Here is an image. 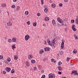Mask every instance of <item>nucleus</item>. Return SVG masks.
Instances as JSON below:
<instances>
[{
	"label": "nucleus",
	"instance_id": "37",
	"mask_svg": "<svg viewBox=\"0 0 78 78\" xmlns=\"http://www.w3.org/2000/svg\"><path fill=\"white\" fill-rule=\"evenodd\" d=\"M27 24L29 25H30V21H28L27 23Z\"/></svg>",
	"mask_w": 78,
	"mask_h": 78
},
{
	"label": "nucleus",
	"instance_id": "38",
	"mask_svg": "<svg viewBox=\"0 0 78 78\" xmlns=\"http://www.w3.org/2000/svg\"><path fill=\"white\" fill-rule=\"evenodd\" d=\"M41 5H43L44 4V0H41Z\"/></svg>",
	"mask_w": 78,
	"mask_h": 78
},
{
	"label": "nucleus",
	"instance_id": "17",
	"mask_svg": "<svg viewBox=\"0 0 78 78\" xmlns=\"http://www.w3.org/2000/svg\"><path fill=\"white\" fill-rule=\"evenodd\" d=\"M36 25H37V23H33V26H34V27H36Z\"/></svg>",
	"mask_w": 78,
	"mask_h": 78
},
{
	"label": "nucleus",
	"instance_id": "47",
	"mask_svg": "<svg viewBox=\"0 0 78 78\" xmlns=\"http://www.w3.org/2000/svg\"><path fill=\"white\" fill-rule=\"evenodd\" d=\"M61 55H63V54H64V52H63L62 51H61L60 53H61Z\"/></svg>",
	"mask_w": 78,
	"mask_h": 78
},
{
	"label": "nucleus",
	"instance_id": "13",
	"mask_svg": "<svg viewBox=\"0 0 78 78\" xmlns=\"http://www.w3.org/2000/svg\"><path fill=\"white\" fill-rule=\"evenodd\" d=\"M51 6L52 8H55V7H56V5H55V4H52L51 5Z\"/></svg>",
	"mask_w": 78,
	"mask_h": 78
},
{
	"label": "nucleus",
	"instance_id": "50",
	"mask_svg": "<svg viewBox=\"0 0 78 78\" xmlns=\"http://www.w3.org/2000/svg\"><path fill=\"white\" fill-rule=\"evenodd\" d=\"M13 2H17V0H13Z\"/></svg>",
	"mask_w": 78,
	"mask_h": 78
},
{
	"label": "nucleus",
	"instance_id": "19",
	"mask_svg": "<svg viewBox=\"0 0 78 78\" xmlns=\"http://www.w3.org/2000/svg\"><path fill=\"white\" fill-rule=\"evenodd\" d=\"M12 49H14V48H16V46H15V44H12Z\"/></svg>",
	"mask_w": 78,
	"mask_h": 78
},
{
	"label": "nucleus",
	"instance_id": "30",
	"mask_svg": "<svg viewBox=\"0 0 78 78\" xmlns=\"http://www.w3.org/2000/svg\"><path fill=\"white\" fill-rule=\"evenodd\" d=\"M37 69V68L36 67H34V68L33 69L34 71H35V70H36V69Z\"/></svg>",
	"mask_w": 78,
	"mask_h": 78
},
{
	"label": "nucleus",
	"instance_id": "8",
	"mask_svg": "<svg viewBox=\"0 0 78 78\" xmlns=\"http://www.w3.org/2000/svg\"><path fill=\"white\" fill-rule=\"evenodd\" d=\"M6 70L7 72H9L11 70V68L9 67H7L6 69Z\"/></svg>",
	"mask_w": 78,
	"mask_h": 78
},
{
	"label": "nucleus",
	"instance_id": "59",
	"mask_svg": "<svg viewBox=\"0 0 78 78\" xmlns=\"http://www.w3.org/2000/svg\"><path fill=\"white\" fill-rule=\"evenodd\" d=\"M66 0H64L65 2V1H66ZM68 1H69V0H67V1H66V2H68Z\"/></svg>",
	"mask_w": 78,
	"mask_h": 78
},
{
	"label": "nucleus",
	"instance_id": "12",
	"mask_svg": "<svg viewBox=\"0 0 78 78\" xmlns=\"http://www.w3.org/2000/svg\"><path fill=\"white\" fill-rule=\"evenodd\" d=\"M14 58L16 60H17L18 59V56L17 55H15L14 56Z\"/></svg>",
	"mask_w": 78,
	"mask_h": 78
},
{
	"label": "nucleus",
	"instance_id": "9",
	"mask_svg": "<svg viewBox=\"0 0 78 78\" xmlns=\"http://www.w3.org/2000/svg\"><path fill=\"white\" fill-rule=\"evenodd\" d=\"M26 66H30V64L28 62H26Z\"/></svg>",
	"mask_w": 78,
	"mask_h": 78
},
{
	"label": "nucleus",
	"instance_id": "58",
	"mask_svg": "<svg viewBox=\"0 0 78 78\" xmlns=\"http://www.w3.org/2000/svg\"><path fill=\"white\" fill-rule=\"evenodd\" d=\"M62 21V22L63 23H64L63 22H64V21Z\"/></svg>",
	"mask_w": 78,
	"mask_h": 78
},
{
	"label": "nucleus",
	"instance_id": "41",
	"mask_svg": "<svg viewBox=\"0 0 78 78\" xmlns=\"http://www.w3.org/2000/svg\"><path fill=\"white\" fill-rule=\"evenodd\" d=\"M3 59V56L0 55V59Z\"/></svg>",
	"mask_w": 78,
	"mask_h": 78
},
{
	"label": "nucleus",
	"instance_id": "23",
	"mask_svg": "<svg viewBox=\"0 0 78 78\" xmlns=\"http://www.w3.org/2000/svg\"><path fill=\"white\" fill-rule=\"evenodd\" d=\"M12 41V40H11V39H9L8 40V42L9 43H11V42Z\"/></svg>",
	"mask_w": 78,
	"mask_h": 78
},
{
	"label": "nucleus",
	"instance_id": "26",
	"mask_svg": "<svg viewBox=\"0 0 78 78\" xmlns=\"http://www.w3.org/2000/svg\"><path fill=\"white\" fill-rule=\"evenodd\" d=\"M19 9H20V6H17L16 8L17 11H18Z\"/></svg>",
	"mask_w": 78,
	"mask_h": 78
},
{
	"label": "nucleus",
	"instance_id": "49",
	"mask_svg": "<svg viewBox=\"0 0 78 78\" xmlns=\"http://www.w3.org/2000/svg\"><path fill=\"white\" fill-rule=\"evenodd\" d=\"M37 16H40V14L39 13H38L37 14Z\"/></svg>",
	"mask_w": 78,
	"mask_h": 78
},
{
	"label": "nucleus",
	"instance_id": "36",
	"mask_svg": "<svg viewBox=\"0 0 78 78\" xmlns=\"http://www.w3.org/2000/svg\"><path fill=\"white\" fill-rule=\"evenodd\" d=\"M71 58L67 57V61H69V59H71Z\"/></svg>",
	"mask_w": 78,
	"mask_h": 78
},
{
	"label": "nucleus",
	"instance_id": "60",
	"mask_svg": "<svg viewBox=\"0 0 78 78\" xmlns=\"http://www.w3.org/2000/svg\"><path fill=\"white\" fill-rule=\"evenodd\" d=\"M62 78H66V77H63Z\"/></svg>",
	"mask_w": 78,
	"mask_h": 78
},
{
	"label": "nucleus",
	"instance_id": "22",
	"mask_svg": "<svg viewBox=\"0 0 78 78\" xmlns=\"http://www.w3.org/2000/svg\"><path fill=\"white\" fill-rule=\"evenodd\" d=\"M31 62L32 63H33V64H34V63H35V60H34V59L32 60H31Z\"/></svg>",
	"mask_w": 78,
	"mask_h": 78
},
{
	"label": "nucleus",
	"instance_id": "6",
	"mask_svg": "<svg viewBox=\"0 0 78 78\" xmlns=\"http://www.w3.org/2000/svg\"><path fill=\"white\" fill-rule=\"evenodd\" d=\"M17 41V38L15 37H13L12 38V41L13 42H16Z\"/></svg>",
	"mask_w": 78,
	"mask_h": 78
},
{
	"label": "nucleus",
	"instance_id": "4",
	"mask_svg": "<svg viewBox=\"0 0 78 78\" xmlns=\"http://www.w3.org/2000/svg\"><path fill=\"white\" fill-rule=\"evenodd\" d=\"M44 51H50V48L48 47H46V48H44Z\"/></svg>",
	"mask_w": 78,
	"mask_h": 78
},
{
	"label": "nucleus",
	"instance_id": "1",
	"mask_svg": "<svg viewBox=\"0 0 78 78\" xmlns=\"http://www.w3.org/2000/svg\"><path fill=\"white\" fill-rule=\"evenodd\" d=\"M48 44L49 45L52 46V47H55V42L54 41H52L51 42L50 41L48 40Z\"/></svg>",
	"mask_w": 78,
	"mask_h": 78
},
{
	"label": "nucleus",
	"instance_id": "57",
	"mask_svg": "<svg viewBox=\"0 0 78 78\" xmlns=\"http://www.w3.org/2000/svg\"><path fill=\"white\" fill-rule=\"evenodd\" d=\"M9 23H7V25H8V26H9Z\"/></svg>",
	"mask_w": 78,
	"mask_h": 78
},
{
	"label": "nucleus",
	"instance_id": "11",
	"mask_svg": "<svg viewBox=\"0 0 78 78\" xmlns=\"http://www.w3.org/2000/svg\"><path fill=\"white\" fill-rule=\"evenodd\" d=\"M52 24L54 25H55L56 24V22L55 21V20H53L52 21Z\"/></svg>",
	"mask_w": 78,
	"mask_h": 78
},
{
	"label": "nucleus",
	"instance_id": "3",
	"mask_svg": "<svg viewBox=\"0 0 78 78\" xmlns=\"http://www.w3.org/2000/svg\"><path fill=\"white\" fill-rule=\"evenodd\" d=\"M75 24H73L72 26V29L74 31H76V29L75 28Z\"/></svg>",
	"mask_w": 78,
	"mask_h": 78
},
{
	"label": "nucleus",
	"instance_id": "14",
	"mask_svg": "<svg viewBox=\"0 0 78 78\" xmlns=\"http://www.w3.org/2000/svg\"><path fill=\"white\" fill-rule=\"evenodd\" d=\"M73 53L74 54H76V53H77V51L76 50H74L73 51Z\"/></svg>",
	"mask_w": 78,
	"mask_h": 78
},
{
	"label": "nucleus",
	"instance_id": "55",
	"mask_svg": "<svg viewBox=\"0 0 78 78\" xmlns=\"http://www.w3.org/2000/svg\"><path fill=\"white\" fill-rule=\"evenodd\" d=\"M43 26H44V27H45L46 26V25L45 24H44Z\"/></svg>",
	"mask_w": 78,
	"mask_h": 78
},
{
	"label": "nucleus",
	"instance_id": "21",
	"mask_svg": "<svg viewBox=\"0 0 78 78\" xmlns=\"http://www.w3.org/2000/svg\"><path fill=\"white\" fill-rule=\"evenodd\" d=\"M62 43H61V45H64V42H65V40H62Z\"/></svg>",
	"mask_w": 78,
	"mask_h": 78
},
{
	"label": "nucleus",
	"instance_id": "51",
	"mask_svg": "<svg viewBox=\"0 0 78 78\" xmlns=\"http://www.w3.org/2000/svg\"><path fill=\"white\" fill-rule=\"evenodd\" d=\"M53 61H54V59H53V58H52V59H51V61L52 62H53Z\"/></svg>",
	"mask_w": 78,
	"mask_h": 78
},
{
	"label": "nucleus",
	"instance_id": "2",
	"mask_svg": "<svg viewBox=\"0 0 78 78\" xmlns=\"http://www.w3.org/2000/svg\"><path fill=\"white\" fill-rule=\"evenodd\" d=\"M30 37V36H29V35L28 34L26 35L25 37V41H28V40L29 39Z\"/></svg>",
	"mask_w": 78,
	"mask_h": 78
},
{
	"label": "nucleus",
	"instance_id": "45",
	"mask_svg": "<svg viewBox=\"0 0 78 78\" xmlns=\"http://www.w3.org/2000/svg\"><path fill=\"white\" fill-rule=\"evenodd\" d=\"M57 27H60V24H59V23H57Z\"/></svg>",
	"mask_w": 78,
	"mask_h": 78
},
{
	"label": "nucleus",
	"instance_id": "35",
	"mask_svg": "<svg viewBox=\"0 0 78 78\" xmlns=\"http://www.w3.org/2000/svg\"><path fill=\"white\" fill-rule=\"evenodd\" d=\"M78 75V73H77V71H76V73H75V74H74V75Z\"/></svg>",
	"mask_w": 78,
	"mask_h": 78
},
{
	"label": "nucleus",
	"instance_id": "29",
	"mask_svg": "<svg viewBox=\"0 0 78 78\" xmlns=\"http://www.w3.org/2000/svg\"><path fill=\"white\" fill-rule=\"evenodd\" d=\"M44 52V51L41 50L40 51V54H43V53Z\"/></svg>",
	"mask_w": 78,
	"mask_h": 78
},
{
	"label": "nucleus",
	"instance_id": "15",
	"mask_svg": "<svg viewBox=\"0 0 78 78\" xmlns=\"http://www.w3.org/2000/svg\"><path fill=\"white\" fill-rule=\"evenodd\" d=\"M75 22H76V24H78V18H77L75 20Z\"/></svg>",
	"mask_w": 78,
	"mask_h": 78
},
{
	"label": "nucleus",
	"instance_id": "18",
	"mask_svg": "<svg viewBox=\"0 0 78 78\" xmlns=\"http://www.w3.org/2000/svg\"><path fill=\"white\" fill-rule=\"evenodd\" d=\"M29 13V12L27 11H25V15H28V14Z\"/></svg>",
	"mask_w": 78,
	"mask_h": 78
},
{
	"label": "nucleus",
	"instance_id": "42",
	"mask_svg": "<svg viewBox=\"0 0 78 78\" xmlns=\"http://www.w3.org/2000/svg\"><path fill=\"white\" fill-rule=\"evenodd\" d=\"M71 22L72 23H74L75 22V20H71Z\"/></svg>",
	"mask_w": 78,
	"mask_h": 78
},
{
	"label": "nucleus",
	"instance_id": "64",
	"mask_svg": "<svg viewBox=\"0 0 78 78\" xmlns=\"http://www.w3.org/2000/svg\"><path fill=\"white\" fill-rule=\"evenodd\" d=\"M72 74H73V73H72H72H71V75H72Z\"/></svg>",
	"mask_w": 78,
	"mask_h": 78
},
{
	"label": "nucleus",
	"instance_id": "53",
	"mask_svg": "<svg viewBox=\"0 0 78 78\" xmlns=\"http://www.w3.org/2000/svg\"><path fill=\"white\" fill-rule=\"evenodd\" d=\"M3 73H4V74H6V72L5 71H3Z\"/></svg>",
	"mask_w": 78,
	"mask_h": 78
},
{
	"label": "nucleus",
	"instance_id": "28",
	"mask_svg": "<svg viewBox=\"0 0 78 78\" xmlns=\"http://www.w3.org/2000/svg\"><path fill=\"white\" fill-rule=\"evenodd\" d=\"M48 9L47 8H45L44 9V11L45 12H47V10H48Z\"/></svg>",
	"mask_w": 78,
	"mask_h": 78
},
{
	"label": "nucleus",
	"instance_id": "32",
	"mask_svg": "<svg viewBox=\"0 0 78 78\" xmlns=\"http://www.w3.org/2000/svg\"><path fill=\"white\" fill-rule=\"evenodd\" d=\"M11 73H14V69H12L11 71Z\"/></svg>",
	"mask_w": 78,
	"mask_h": 78
},
{
	"label": "nucleus",
	"instance_id": "16",
	"mask_svg": "<svg viewBox=\"0 0 78 78\" xmlns=\"http://www.w3.org/2000/svg\"><path fill=\"white\" fill-rule=\"evenodd\" d=\"M58 69L59 70H62V68L61 67V66H58Z\"/></svg>",
	"mask_w": 78,
	"mask_h": 78
},
{
	"label": "nucleus",
	"instance_id": "24",
	"mask_svg": "<svg viewBox=\"0 0 78 78\" xmlns=\"http://www.w3.org/2000/svg\"><path fill=\"white\" fill-rule=\"evenodd\" d=\"M61 64H62V63L61 62H59L58 63V66H61Z\"/></svg>",
	"mask_w": 78,
	"mask_h": 78
},
{
	"label": "nucleus",
	"instance_id": "63",
	"mask_svg": "<svg viewBox=\"0 0 78 78\" xmlns=\"http://www.w3.org/2000/svg\"><path fill=\"white\" fill-rule=\"evenodd\" d=\"M5 63H8V62H7V61H5Z\"/></svg>",
	"mask_w": 78,
	"mask_h": 78
},
{
	"label": "nucleus",
	"instance_id": "54",
	"mask_svg": "<svg viewBox=\"0 0 78 78\" xmlns=\"http://www.w3.org/2000/svg\"><path fill=\"white\" fill-rule=\"evenodd\" d=\"M33 69L32 68H30V70H31V71H33Z\"/></svg>",
	"mask_w": 78,
	"mask_h": 78
},
{
	"label": "nucleus",
	"instance_id": "48",
	"mask_svg": "<svg viewBox=\"0 0 78 78\" xmlns=\"http://www.w3.org/2000/svg\"><path fill=\"white\" fill-rule=\"evenodd\" d=\"M43 61H44H44H46V58H44L43 60Z\"/></svg>",
	"mask_w": 78,
	"mask_h": 78
},
{
	"label": "nucleus",
	"instance_id": "27",
	"mask_svg": "<svg viewBox=\"0 0 78 78\" xmlns=\"http://www.w3.org/2000/svg\"><path fill=\"white\" fill-rule=\"evenodd\" d=\"M9 26H11L12 25V23L10 21H9Z\"/></svg>",
	"mask_w": 78,
	"mask_h": 78
},
{
	"label": "nucleus",
	"instance_id": "34",
	"mask_svg": "<svg viewBox=\"0 0 78 78\" xmlns=\"http://www.w3.org/2000/svg\"><path fill=\"white\" fill-rule=\"evenodd\" d=\"M7 60L8 62H9L11 61V58H8L7 59Z\"/></svg>",
	"mask_w": 78,
	"mask_h": 78
},
{
	"label": "nucleus",
	"instance_id": "44",
	"mask_svg": "<svg viewBox=\"0 0 78 78\" xmlns=\"http://www.w3.org/2000/svg\"><path fill=\"white\" fill-rule=\"evenodd\" d=\"M58 74H59L60 75H61V74H62V73L61 72H59L58 73Z\"/></svg>",
	"mask_w": 78,
	"mask_h": 78
},
{
	"label": "nucleus",
	"instance_id": "62",
	"mask_svg": "<svg viewBox=\"0 0 78 78\" xmlns=\"http://www.w3.org/2000/svg\"><path fill=\"white\" fill-rule=\"evenodd\" d=\"M65 27H66V26H67V24H65Z\"/></svg>",
	"mask_w": 78,
	"mask_h": 78
},
{
	"label": "nucleus",
	"instance_id": "56",
	"mask_svg": "<svg viewBox=\"0 0 78 78\" xmlns=\"http://www.w3.org/2000/svg\"><path fill=\"white\" fill-rule=\"evenodd\" d=\"M49 2H50V3H51V0H50Z\"/></svg>",
	"mask_w": 78,
	"mask_h": 78
},
{
	"label": "nucleus",
	"instance_id": "25",
	"mask_svg": "<svg viewBox=\"0 0 78 78\" xmlns=\"http://www.w3.org/2000/svg\"><path fill=\"white\" fill-rule=\"evenodd\" d=\"M2 8H5V7H6V5L5 4L2 5Z\"/></svg>",
	"mask_w": 78,
	"mask_h": 78
},
{
	"label": "nucleus",
	"instance_id": "61",
	"mask_svg": "<svg viewBox=\"0 0 78 78\" xmlns=\"http://www.w3.org/2000/svg\"><path fill=\"white\" fill-rule=\"evenodd\" d=\"M54 62H55H55H56V61H53Z\"/></svg>",
	"mask_w": 78,
	"mask_h": 78
},
{
	"label": "nucleus",
	"instance_id": "52",
	"mask_svg": "<svg viewBox=\"0 0 78 78\" xmlns=\"http://www.w3.org/2000/svg\"><path fill=\"white\" fill-rule=\"evenodd\" d=\"M38 68L40 69V68H41V65H39L38 66Z\"/></svg>",
	"mask_w": 78,
	"mask_h": 78
},
{
	"label": "nucleus",
	"instance_id": "10",
	"mask_svg": "<svg viewBox=\"0 0 78 78\" xmlns=\"http://www.w3.org/2000/svg\"><path fill=\"white\" fill-rule=\"evenodd\" d=\"M28 59H31V58H33V55H29L28 57Z\"/></svg>",
	"mask_w": 78,
	"mask_h": 78
},
{
	"label": "nucleus",
	"instance_id": "5",
	"mask_svg": "<svg viewBox=\"0 0 78 78\" xmlns=\"http://www.w3.org/2000/svg\"><path fill=\"white\" fill-rule=\"evenodd\" d=\"M57 20L59 23H62V22H61V19H60V17H58L57 19Z\"/></svg>",
	"mask_w": 78,
	"mask_h": 78
},
{
	"label": "nucleus",
	"instance_id": "39",
	"mask_svg": "<svg viewBox=\"0 0 78 78\" xmlns=\"http://www.w3.org/2000/svg\"><path fill=\"white\" fill-rule=\"evenodd\" d=\"M76 70H74V71H73L72 72V73L73 74V73H74V74H75V73H76Z\"/></svg>",
	"mask_w": 78,
	"mask_h": 78
},
{
	"label": "nucleus",
	"instance_id": "46",
	"mask_svg": "<svg viewBox=\"0 0 78 78\" xmlns=\"http://www.w3.org/2000/svg\"><path fill=\"white\" fill-rule=\"evenodd\" d=\"M52 41L53 42H55V41H56V40H55V38Z\"/></svg>",
	"mask_w": 78,
	"mask_h": 78
},
{
	"label": "nucleus",
	"instance_id": "33",
	"mask_svg": "<svg viewBox=\"0 0 78 78\" xmlns=\"http://www.w3.org/2000/svg\"><path fill=\"white\" fill-rule=\"evenodd\" d=\"M11 7L13 8H16V6H15V5H13Z\"/></svg>",
	"mask_w": 78,
	"mask_h": 78
},
{
	"label": "nucleus",
	"instance_id": "20",
	"mask_svg": "<svg viewBox=\"0 0 78 78\" xmlns=\"http://www.w3.org/2000/svg\"><path fill=\"white\" fill-rule=\"evenodd\" d=\"M74 37L76 39H78V37L76 36V35L75 34H74Z\"/></svg>",
	"mask_w": 78,
	"mask_h": 78
},
{
	"label": "nucleus",
	"instance_id": "7",
	"mask_svg": "<svg viewBox=\"0 0 78 78\" xmlns=\"http://www.w3.org/2000/svg\"><path fill=\"white\" fill-rule=\"evenodd\" d=\"M49 20H50V19L48 17H46L44 18L45 21H48Z\"/></svg>",
	"mask_w": 78,
	"mask_h": 78
},
{
	"label": "nucleus",
	"instance_id": "43",
	"mask_svg": "<svg viewBox=\"0 0 78 78\" xmlns=\"http://www.w3.org/2000/svg\"><path fill=\"white\" fill-rule=\"evenodd\" d=\"M59 6H60V7H62V3L61 4H59Z\"/></svg>",
	"mask_w": 78,
	"mask_h": 78
},
{
	"label": "nucleus",
	"instance_id": "31",
	"mask_svg": "<svg viewBox=\"0 0 78 78\" xmlns=\"http://www.w3.org/2000/svg\"><path fill=\"white\" fill-rule=\"evenodd\" d=\"M64 45L61 44V47L62 49H63V48H64Z\"/></svg>",
	"mask_w": 78,
	"mask_h": 78
},
{
	"label": "nucleus",
	"instance_id": "40",
	"mask_svg": "<svg viewBox=\"0 0 78 78\" xmlns=\"http://www.w3.org/2000/svg\"><path fill=\"white\" fill-rule=\"evenodd\" d=\"M45 78V75H43L41 77V78Z\"/></svg>",
	"mask_w": 78,
	"mask_h": 78
}]
</instances>
